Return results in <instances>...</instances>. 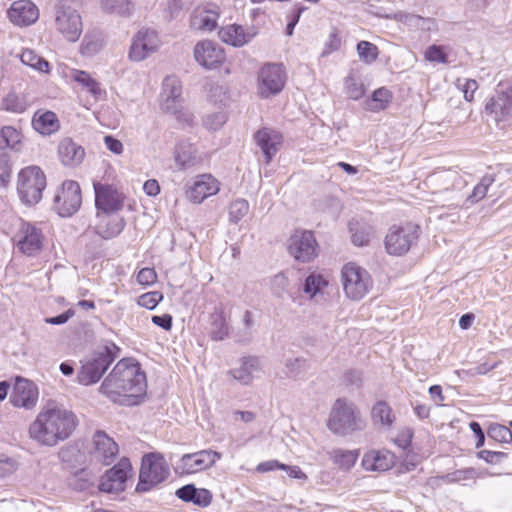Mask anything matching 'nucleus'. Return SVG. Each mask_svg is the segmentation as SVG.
Returning <instances> with one entry per match:
<instances>
[{
	"mask_svg": "<svg viewBox=\"0 0 512 512\" xmlns=\"http://www.w3.org/2000/svg\"><path fill=\"white\" fill-rule=\"evenodd\" d=\"M255 140L268 164L282 144V135L275 130L263 128L255 134Z\"/></svg>",
	"mask_w": 512,
	"mask_h": 512,
	"instance_id": "28",
	"label": "nucleus"
},
{
	"mask_svg": "<svg viewBox=\"0 0 512 512\" xmlns=\"http://www.w3.org/2000/svg\"><path fill=\"white\" fill-rule=\"evenodd\" d=\"M359 58L366 63L374 62L378 57V48L375 44L368 41H360L357 44Z\"/></svg>",
	"mask_w": 512,
	"mask_h": 512,
	"instance_id": "48",
	"label": "nucleus"
},
{
	"mask_svg": "<svg viewBox=\"0 0 512 512\" xmlns=\"http://www.w3.org/2000/svg\"><path fill=\"white\" fill-rule=\"evenodd\" d=\"M419 237V226L414 223L394 225L386 234L384 245L388 254L402 256L417 242Z\"/></svg>",
	"mask_w": 512,
	"mask_h": 512,
	"instance_id": "8",
	"label": "nucleus"
},
{
	"mask_svg": "<svg viewBox=\"0 0 512 512\" xmlns=\"http://www.w3.org/2000/svg\"><path fill=\"white\" fill-rule=\"evenodd\" d=\"M327 427L334 434L345 436L362 430L365 427V422L351 402L337 399L331 409Z\"/></svg>",
	"mask_w": 512,
	"mask_h": 512,
	"instance_id": "4",
	"label": "nucleus"
},
{
	"mask_svg": "<svg viewBox=\"0 0 512 512\" xmlns=\"http://www.w3.org/2000/svg\"><path fill=\"white\" fill-rule=\"evenodd\" d=\"M75 315V311L72 309H68L64 313L57 315L55 317L45 318V322L52 325H62L65 324L70 318Z\"/></svg>",
	"mask_w": 512,
	"mask_h": 512,
	"instance_id": "63",
	"label": "nucleus"
},
{
	"mask_svg": "<svg viewBox=\"0 0 512 512\" xmlns=\"http://www.w3.org/2000/svg\"><path fill=\"white\" fill-rule=\"evenodd\" d=\"M485 111L497 122L512 117V87L497 91L496 94L487 101Z\"/></svg>",
	"mask_w": 512,
	"mask_h": 512,
	"instance_id": "22",
	"label": "nucleus"
},
{
	"mask_svg": "<svg viewBox=\"0 0 512 512\" xmlns=\"http://www.w3.org/2000/svg\"><path fill=\"white\" fill-rule=\"evenodd\" d=\"M71 78L80 84L83 88L87 89L95 98L101 95V88L99 83L91 77L89 73L83 70H73Z\"/></svg>",
	"mask_w": 512,
	"mask_h": 512,
	"instance_id": "39",
	"label": "nucleus"
},
{
	"mask_svg": "<svg viewBox=\"0 0 512 512\" xmlns=\"http://www.w3.org/2000/svg\"><path fill=\"white\" fill-rule=\"evenodd\" d=\"M161 45L158 33L150 28H141L133 36L128 58L132 62H141L156 53Z\"/></svg>",
	"mask_w": 512,
	"mask_h": 512,
	"instance_id": "11",
	"label": "nucleus"
},
{
	"mask_svg": "<svg viewBox=\"0 0 512 512\" xmlns=\"http://www.w3.org/2000/svg\"><path fill=\"white\" fill-rule=\"evenodd\" d=\"M220 458L219 452L210 449L184 454L178 462L177 470L181 474H193L212 467Z\"/></svg>",
	"mask_w": 512,
	"mask_h": 512,
	"instance_id": "15",
	"label": "nucleus"
},
{
	"mask_svg": "<svg viewBox=\"0 0 512 512\" xmlns=\"http://www.w3.org/2000/svg\"><path fill=\"white\" fill-rule=\"evenodd\" d=\"M391 93L388 89L382 87L373 92L369 106L372 110L384 109L390 102Z\"/></svg>",
	"mask_w": 512,
	"mask_h": 512,
	"instance_id": "49",
	"label": "nucleus"
},
{
	"mask_svg": "<svg viewBox=\"0 0 512 512\" xmlns=\"http://www.w3.org/2000/svg\"><path fill=\"white\" fill-rule=\"evenodd\" d=\"M317 246L311 231H295L288 240L289 254L302 263L310 262L317 256Z\"/></svg>",
	"mask_w": 512,
	"mask_h": 512,
	"instance_id": "13",
	"label": "nucleus"
},
{
	"mask_svg": "<svg viewBox=\"0 0 512 512\" xmlns=\"http://www.w3.org/2000/svg\"><path fill=\"white\" fill-rule=\"evenodd\" d=\"M371 415L375 423L387 427H390L395 419L391 407L384 401H379L373 406Z\"/></svg>",
	"mask_w": 512,
	"mask_h": 512,
	"instance_id": "42",
	"label": "nucleus"
},
{
	"mask_svg": "<svg viewBox=\"0 0 512 512\" xmlns=\"http://www.w3.org/2000/svg\"><path fill=\"white\" fill-rule=\"evenodd\" d=\"M177 110H178L177 112H167V113L173 115L177 119V121L179 123H181L182 125H185V126L192 125L194 116L190 111L186 110L183 107V103L180 104V107H178Z\"/></svg>",
	"mask_w": 512,
	"mask_h": 512,
	"instance_id": "60",
	"label": "nucleus"
},
{
	"mask_svg": "<svg viewBox=\"0 0 512 512\" xmlns=\"http://www.w3.org/2000/svg\"><path fill=\"white\" fill-rule=\"evenodd\" d=\"M488 436L497 442L508 443L512 440L511 430L501 424H492L488 429Z\"/></svg>",
	"mask_w": 512,
	"mask_h": 512,
	"instance_id": "51",
	"label": "nucleus"
},
{
	"mask_svg": "<svg viewBox=\"0 0 512 512\" xmlns=\"http://www.w3.org/2000/svg\"><path fill=\"white\" fill-rule=\"evenodd\" d=\"M58 157L64 166L74 168L83 162L85 150L71 138H64L58 145Z\"/></svg>",
	"mask_w": 512,
	"mask_h": 512,
	"instance_id": "27",
	"label": "nucleus"
},
{
	"mask_svg": "<svg viewBox=\"0 0 512 512\" xmlns=\"http://www.w3.org/2000/svg\"><path fill=\"white\" fill-rule=\"evenodd\" d=\"M343 290L352 300L362 299L372 287L368 272L355 263H347L341 271Z\"/></svg>",
	"mask_w": 512,
	"mask_h": 512,
	"instance_id": "9",
	"label": "nucleus"
},
{
	"mask_svg": "<svg viewBox=\"0 0 512 512\" xmlns=\"http://www.w3.org/2000/svg\"><path fill=\"white\" fill-rule=\"evenodd\" d=\"M478 89V83L474 79H466L463 84L462 91L464 94V98L467 101H472L474 98V93Z\"/></svg>",
	"mask_w": 512,
	"mask_h": 512,
	"instance_id": "64",
	"label": "nucleus"
},
{
	"mask_svg": "<svg viewBox=\"0 0 512 512\" xmlns=\"http://www.w3.org/2000/svg\"><path fill=\"white\" fill-rule=\"evenodd\" d=\"M425 59L430 62L447 63V54L444 48L438 45H431L425 51Z\"/></svg>",
	"mask_w": 512,
	"mask_h": 512,
	"instance_id": "56",
	"label": "nucleus"
},
{
	"mask_svg": "<svg viewBox=\"0 0 512 512\" xmlns=\"http://www.w3.org/2000/svg\"><path fill=\"white\" fill-rule=\"evenodd\" d=\"M95 204L98 210L113 213L122 209L124 196L111 185L94 183Z\"/></svg>",
	"mask_w": 512,
	"mask_h": 512,
	"instance_id": "19",
	"label": "nucleus"
},
{
	"mask_svg": "<svg viewBox=\"0 0 512 512\" xmlns=\"http://www.w3.org/2000/svg\"><path fill=\"white\" fill-rule=\"evenodd\" d=\"M12 174V164L8 154H0V188L8 187Z\"/></svg>",
	"mask_w": 512,
	"mask_h": 512,
	"instance_id": "50",
	"label": "nucleus"
},
{
	"mask_svg": "<svg viewBox=\"0 0 512 512\" xmlns=\"http://www.w3.org/2000/svg\"><path fill=\"white\" fill-rule=\"evenodd\" d=\"M28 108V103L25 97L18 95L16 92L11 91L4 96L0 101V110L10 113L22 114Z\"/></svg>",
	"mask_w": 512,
	"mask_h": 512,
	"instance_id": "37",
	"label": "nucleus"
},
{
	"mask_svg": "<svg viewBox=\"0 0 512 512\" xmlns=\"http://www.w3.org/2000/svg\"><path fill=\"white\" fill-rule=\"evenodd\" d=\"M329 455L338 468L348 471L355 465L359 452L358 450L333 449Z\"/></svg>",
	"mask_w": 512,
	"mask_h": 512,
	"instance_id": "36",
	"label": "nucleus"
},
{
	"mask_svg": "<svg viewBox=\"0 0 512 512\" xmlns=\"http://www.w3.org/2000/svg\"><path fill=\"white\" fill-rule=\"evenodd\" d=\"M286 367L290 370V372L298 375L307 367V362L303 358L288 359L286 362Z\"/></svg>",
	"mask_w": 512,
	"mask_h": 512,
	"instance_id": "62",
	"label": "nucleus"
},
{
	"mask_svg": "<svg viewBox=\"0 0 512 512\" xmlns=\"http://www.w3.org/2000/svg\"><path fill=\"white\" fill-rule=\"evenodd\" d=\"M119 351L120 349L114 343H111L99 348L82 360L81 368L77 374L78 382L85 386L98 382L118 357Z\"/></svg>",
	"mask_w": 512,
	"mask_h": 512,
	"instance_id": "3",
	"label": "nucleus"
},
{
	"mask_svg": "<svg viewBox=\"0 0 512 512\" xmlns=\"http://www.w3.org/2000/svg\"><path fill=\"white\" fill-rule=\"evenodd\" d=\"M344 85H345V91L351 99L358 100L365 93V88H364L363 83L361 82L360 78L358 76H356L353 72H351L345 78Z\"/></svg>",
	"mask_w": 512,
	"mask_h": 512,
	"instance_id": "43",
	"label": "nucleus"
},
{
	"mask_svg": "<svg viewBox=\"0 0 512 512\" xmlns=\"http://www.w3.org/2000/svg\"><path fill=\"white\" fill-rule=\"evenodd\" d=\"M105 10L120 16H129L133 6L129 0H102Z\"/></svg>",
	"mask_w": 512,
	"mask_h": 512,
	"instance_id": "45",
	"label": "nucleus"
},
{
	"mask_svg": "<svg viewBox=\"0 0 512 512\" xmlns=\"http://www.w3.org/2000/svg\"><path fill=\"white\" fill-rule=\"evenodd\" d=\"M395 464V455L389 450H370L362 458V467L366 471L384 472Z\"/></svg>",
	"mask_w": 512,
	"mask_h": 512,
	"instance_id": "26",
	"label": "nucleus"
},
{
	"mask_svg": "<svg viewBox=\"0 0 512 512\" xmlns=\"http://www.w3.org/2000/svg\"><path fill=\"white\" fill-rule=\"evenodd\" d=\"M20 59L24 65H27L38 72L49 73V62L31 49H24L20 55Z\"/></svg>",
	"mask_w": 512,
	"mask_h": 512,
	"instance_id": "38",
	"label": "nucleus"
},
{
	"mask_svg": "<svg viewBox=\"0 0 512 512\" xmlns=\"http://www.w3.org/2000/svg\"><path fill=\"white\" fill-rule=\"evenodd\" d=\"M260 372L259 360L256 357L243 358L238 368L229 371L232 377L243 385H249Z\"/></svg>",
	"mask_w": 512,
	"mask_h": 512,
	"instance_id": "30",
	"label": "nucleus"
},
{
	"mask_svg": "<svg viewBox=\"0 0 512 512\" xmlns=\"http://www.w3.org/2000/svg\"><path fill=\"white\" fill-rule=\"evenodd\" d=\"M286 83V72L282 64L266 63L257 74V94L267 99L279 94Z\"/></svg>",
	"mask_w": 512,
	"mask_h": 512,
	"instance_id": "10",
	"label": "nucleus"
},
{
	"mask_svg": "<svg viewBox=\"0 0 512 512\" xmlns=\"http://www.w3.org/2000/svg\"><path fill=\"white\" fill-rule=\"evenodd\" d=\"M210 334L213 340L221 341L229 333V327L226 322L224 310L221 307L215 308L210 316Z\"/></svg>",
	"mask_w": 512,
	"mask_h": 512,
	"instance_id": "34",
	"label": "nucleus"
},
{
	"mask_svg": "<svg viewBox=\"0 0 512 512\" xmlns=\"http://www.w3.org/2000/svg\"><path fill=\"white\" fill-rule=\"evenodd\" d=\"M220 190V184L211 174H201L195 177L193 184L187 189V199L200 204L206 198L215 195Z\"/></svg>",
	"mask_w": 512,
	"mask_h": 512,
	"instance_id": "20",
	"label": "nucleus"
},
{
	"mask_svg": "<svg viewBox=\"0 0 512 512\" xmlns=\"http://www.w3.org/2000/svg\"><path fill=\"white\" fill-rule=\"evenodd\" d=\"M174 161L180 170H186L201 162L197 148L188 141H181L174 151Z\"/></svg>",
	"mask_w": 512,
	"mask_h": 512,
	"instance_id": "29",
	"label": "nucleus"
},
{
	"mask_svg": "<svg viewBox=\"0 0 512 512\" xmlns=\"http://www.w3.org/2000/svg\"><path fill=\"white\" fill-rule=\"evenodd\" d=\"M157 280V274L153 268H142L137 274V281L143 286H149Z\"/></svg>",
	"mask_w": 512,
	"mask_h": 512,
	"instance_id": "59",
	"label": "nucleus"
},
{
	"mask_svg": "<svg viewBox=\"0 0 512 512\" xmlns=\"http://www.w3.org/2000/svg\"><path fill=\"white\" fill-rule=\"evenodd\" d=\"M77 426L76 415L61 406L42 409L29 426V436L43 446H55L68 439Z\"/></svg>",
	"mask_w": 512,
	"mask_h": 512,
	"instance_id": "2",
	"label": "nucleus"
},
{
	"mask_svg": "<svg viewBox=\"0 0 512 512\" xmlns=\"http://www.w3.org/2000/svg\"><path fill=\"white\" fill-rule=\"evenodd\" d=\"M21 139L20 132L12 126H4L0 130V149L14 148Z\"/></svg>",
	"mask_w": 512,
	"mask_h": 512,
	"instance_id": "44",
	"label": "nucleus"
},
{
	"mask_svg": "<svg viewBox=\"0 0 512 512\" xmlns=\"http://www.w3.org/2000/svg\"><path fill=\"white\" fill-rule=\"evenodd\" d=\"M175 494L179 499L200 507H207L212 502V494L208 489L196 488L193 484L179 488Z\"/></svg>",
	"mask_w": 512,
	"mask_h": 512,
	"instance_id": "31",
	"label": "nucleus"
},
{
	"mask_svg": "<svg viewBox=\"0 0 512 512\" xmlns=\"http://www.w3.org/2000/svg\"><path fill=\"white\" fill-rule=\"evenodd\" d=\"M209 98L215 104H225L228 100L226 88L222 85H212L210 88Z\"/></svg>",
	"mask_w": 512,
	"mask_h": 512,
	"instance_id": "58",
	"label": "nucleus"
},
{
	"mask_svg": "<svg viewBox=\"0 0 512 512\" xmlns=\"http://www.w3.org/2000/svg\"><path fill=\"white\" fill-rule=\"evenodd\" d=\"M249 212V203L245 199H236L229 206V219L237 224Z\"/></svg>",
	"mask_w": 512,
	"mask_h": 512,
	"instance_id": "47",
	"label": "nucleus"
},
{
	"mask_svg": "<svg viewBox=\"0 0 512 512\" xmlns=\"http://www.w3.org/2000/svg\"><path fill=\"white\" fill-rule=\"evenodd\" d=\"M89 454L92 460L110 465L118 454V445L106 432L98 430L93 434Z\"/></svg>",
	"mask_w": 512,
	"mask_h": 512,
	"instance_id": "17",
	"label": "nucleus"
},
{
	"mask_svg": "<svg viewBox=\"0 0 512 512\" xmlns=\"http://www.w3.org/2000/svg\"><path fill=\"white\" fill-rule=\"evenodd\" d=\"M220 39L234 47H242L249 43L257 34L254 27L244 28L241 25L230 24L219 30Z\"/></svg>",
	"mask_w": 512,
	"mask_h": 512,
	"instance_id": "25",
	"label": "nucleus"
},
{
	"mask_svg": "<svg viewBox=\"0 0 512 512\" xmlns=\"http://www.w3.org/2000/svg\"><path fill=\"white\" fill-rule=\"evenodd\" d=\"M349 230L351 232L352 242L356 246L368 245L374 233L371 225L354 219L349 222Z\"/></svg>",
	"mask_w": 512,
	"mask_h": 512,
	"instance_id": "35",
	"label": "nucleus"
},
{
	"mask_svg": "<svg viewBox=\"0 0 512 512\" xmlns=\"http://www.w3.org/2000/svg\"><path fill=\"white\" fill-rule=\"evenodd\" d=\"M46 175L36 165L22 168L17 175V193L25 205H35L42 199L43 191L46 188Z\"/></svg>",
	"mask_w": 512,
	"mask_h": 512,
	"instance_id": "6",
	"label": "nucleus"
},
{
	"mask_svg": "<svg viewBox=\"0 0 512 512\" xmlns=\"http://www.w3.org/2000/svg\"><path fill=\"white\" fill-rule=\"evenodd\" d=\"M39 391L36 384L22 377H16L10 395V403L16 408L33 409L38 402Z\"/></svg>",
	"mask_w": 512,
	"mask_h": 512,
	"instance_id": "16",
	"label": "nucleus"
},
{
	"mask_svg": "<svg viewBox=\"0 0 512 512\" xmlns=\"http://www.w3.org/2000/svg\"><path fill=\"white\" fill-rule=\"evenodd\" d=\"M169 466L159 453H150L143 457L137 491L146 492L163 482L169 475Z\"/></svg>",
	"mask_w": 512,
	"mask_h": 512,
	"instance_id": "7",
	"label": "nucleus"
},
{
	"mask_svg": "<svg viewBox=\"0 0 512 512\" xmlns=\"http://www.w3.org/2000/svg\"><path fill=\"white\" fill-rule=\"evenodd\" d=\"M163 299V295L159 291H152L141 295L138 298V304L149 310H153Z\"/></svg>",
	"mask_w": 512,
	"mask_h": 512,
	"instance_id": "55",
	"label": "nucleus"
},
{
	"mask_svg": "<svg viewBox=\"0 0 512 512\" xmlns=\"http://www.w3.org/2000/svg\"><path fill=\"white\" fill-rule=\"evenodd\" d=\"M194 58L204 68L214 69L224 61L225 54L217 43L203 40L195 45Z\"/></svg>",
	"mask_w": 512,
	"mask_h": 512,
	"instance_id": "21",
	"label": "nucleus"
},
{
	"mask_svg": "<svg viewBox=\"0 0 512 512\" xmlns=\"http://www.w3.org/2000/svg\"><path fill=\"white\" fill-rule=\"evenodd\" d=\"M495 177L492 174H486L482 177L481 181L474 187L472 193L468 196L467 200L472 203L478 202L483 199L488 191V188L494 183Z\"/></svg>",
	"mask_w": 512,
	"mask_h": 512,
	"instance_id": "46",
	"label": "nucleus"
},
{
	"mask_svg": "<svg viewBox=\"0 0 512 512\" xmlns=\"http://www.w3.org/2000/svg\"><path fill=\"white\" fill-rule=\"evenodd\" d=\"M289 280L284 273L276 274L271 280V291L272 293L281 298L288 290Z\"/></svg>",
	"mask_w": 512,
	"mask_h": 512,
	"instance_id": "53",
	"label": "nucleus"
},
{
	"mask_svg": "<svg viewBox=\"0 0 512 512\" xmlns=\"http://www.w3.org/2000/svg\"><path fill=\"white\" fill-rule=\"evenodd\" d=\"M103 46L102 35L99 32H88L85 34L81 46L80 51L82 55L92 56L98 53Z\"/></svg>",
	"mask_w": 512,
	"mask_h": 512,
	"instance_id": "41",
	"label": "nucleus"
},
{
	"mask_svg": "<svg viewBox=\"0 0 512 512\" xmlns=\"http://www.w3.org/2000/svg\"><path fill=\"white\" fill-rule=\"evenodd\" d=\"M327 286L328 281L321 274L311 273L304 281L303 291L312 299L322 293L323 289Z\"/></svg>",
	"mask_w": 512,
	"mask_h": 512,
	"instance_id": "40",
	"label": "nucleus"
},
{
	"mask_svg": "<svg viewBox=\"0 0 512 512\" xmlns=\"http://www.w3.org/2000/svg\"><path fill=\"white\" fill-rule=\"evenodd\" d=\"M181 81L176 76H167L162 85L161 109L164 112H177L182 99Z\"/></svg>",
	"mask_w": 512,
	"mask_h": 512,
	"instance_id": "23",
	"label": "nucleus"
},
{
	"mask_svg": "<svg viewBox=\"0 0 512 512\" xmlns=\"http://www.w3.org/2000/svg\"><path fill=\"white\" fill-rule=\"evenodd\" d=\"M497 367V363L495 364H488V363H482L474 368L462 370V373L467 376H476V375H485L492 369Z\"/></svg>",
	"mask_w": 512,
	"mask_h": 512,
	"instance_id": "61",
	"label": "nucleus"
},
{
	"mask_svg": "<svg viewBox=\"0 0 512 512\" xmlns=\"http://www.w3.org/2000/svg\"><path fill=\"white\" fill-rule=\"evenodd\" d=\"M79 4V0H58L55 8V29L69 42L79 40L83 31Z\"/></svg>",
	"mask_w": 512,
	"mask_h": 512,
	"instance_id": "5",
	"label": "nucleus"
},
{
	"mask_svg": "<svg viewBox=\"0 0 512 512\" xmlns=\"http://www.w3.org/2000/svg\"><path fill=\"white\" fill-rule=\"evenodd\" d=\"M18 468V461L15 458L0 455V477L4 478L13 474Z\"/></svg>",
	"mask_w": 512,
	"mask_h": 512,
	"instance_id": "57",
	"label": "nucleus"
},
{
	"mask_svg": "<svg viewBox=\"0 0 512 512\" xmlns=\"http://www.w3.org/2000/svg\"><path fill=\"white\" fill-rule=\"evenodd\" d=\"M146 389L145 373L138 363L130 359L120 360L99 388L112 402L124 406L138 404Z\"/></svg>",
	"mask_w": 512,
	"mask_h": 512,
	"instance_id": "1",
	"label": "nucleus"
},
{
	"mask_svg": "<svg viewBox=\"0 0 512 512\" xmlns=\"http://www.w3.org/2000/svg\"><path fill=\"white\" fill-rule=\"evenodd\" d=\"M131 471L129 459L122 458L114 467L108 470L101 479L99 489L107 493H118L125 488V482Z\"/></svg>",
	"mask_w": 512,
	"mask_h": 512,
	"instance_id": "18",
	"label": "nucleus"
},
{
	"mask_svg": "<svg viewBox=\"0 0 512 512\" xmlns=\"http://www.w3.org/2000/svg\"><path fill=\"white\" fill-rule=\"evenodd\" d=\"M227 121V115L223 111L207 114L203 119V125L209 130L220 129Z\"/></svg>",
	"mask_w": 512,
	"mask_h": 512,
	"instance_id": "52",
	"label": "nucleus"
},
{
	"mask_svg": "<svg viewBox=\"0 0 512 512\" xmlns=\"http://www.w3.org/2000/svg\"><path fill=\"white\" fill-rule=\"evenodd\" d=\"M124 227L122 219H116L109 227L104 228L101 224L96 226V233L104 239H110L118 235Z\"/></svg>",
	"mask_w": 512,
	"mask_h": 512,
	"instance_id": "54",
	"label": "nucleus"
},
{
	"mask_svg": "<svg viewBox=\"0 0 512 512\" xmlns=\"http://www.w3.org/2000/svg\"><path fill=\"white\" fill-rule=\"evenodd\" d=\"M8 17L18 26L33 24L39 17L38 8L29 0H18L8 9Z\"/></svg>",
	"mask_w": 512,
	"mask_h": 512,
	"instance_id": "24",
	"label": "nucleus"
},
{
	"mask_svg": "<svg viewBox=\"0 0 512 512\" xmlns=\"http://www.w3.org/2000/svg\"><path fill=\"white\" fill-rule=\"evenodd\" d=\"M43 239L42 231L28 222H22L14 236L18 249L28 256H34L41 251Z\"/></svg>",
	"mask_w": 512,
	"mask_h": 512,
	"instance_id": "14",
	"label": "nucleus"
},
{
	"mask_svg": "<svg viewBox=\"0 0 512 512\" xmlns=\"http://www.w3.org/2000/svg\"><path fill=\"white\" fill-rule=\"evenodd\" d=\"M81 202L79 184L73 180H66L54 196L53 207L60 216L70 217L78 211Z\"/></svg>",
	"mask_w": 512,
	"mask_h": 512,
	"instance_id": "12",
	"label": "nucleus"
},
{
	"mask_svg": "<svg viewBox=\"0 0 512 512\" xmlns=\"http://www.w3.org/2000/svg\"><path fill=\"white\" fill-rule=\"evenodd\" d=\"M219 14L216 10L197 9L191 16L190 27L194 30L210 32L217 27Z\"/></svg>",
	"mask_w": 512,
	"mask_h": 512,
	"instance_id": "32",
	"label": "nucleus"
},
{
	"mask_svg": "<svg viewBox=\"0 0 512 512\" xmlns=\"http://www.w3.org/2000/svg\"><path fill=\"white\" fill-rule=\"evenodd\" d=\"M32 126L42 135H51L59 130L60 123L54 112L38 111L33 116Z\"/></svg>",
	"mask_w": 512,
	"mask_h": 512,
	"instance_id": "33",
	"label": "nucleus"
}]
</instances>
